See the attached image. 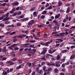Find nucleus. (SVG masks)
Wrapping results in <instances>:
<instances>
[{
    "instance_id": "nucleus-59",
    "label": "nucleus",
    "mask_w": 75,
    "mask_h": 75,
    "mask_svg": "<svg viewBox=\"0 0 75 75\" xmlns=\"http://www.w3.org/2000/svg\"><path fill=\"white\" fill-rule=\"evenodd\" d=\"M4 1L5 3H8V0H4Z\"/></svg>"
},
{
    "instance_id": "nucleus-37",
    "label": "nucleus",
    "mask_w": 75,
    "mask_h": 75,
    "mask_svg": "<svg viewBox=\"0 0 75 75\" xmlns=\"http://www.w3.org/2000/svg\"><path fill=\"white\" fill-rule=\"evenodd\" d=\"M59 34L61 36H63L64 35V34H65V33H60Z\"/></svg>"
},
{
    "instance_id": "nucleus-27",
    "label": "nucleus",
    "mask_w": 75,
    "mask_h": 75,
    "mask_svg": "<svg viewBox=\"0 0 75 75\" xmlns=\"http://www.w3.org/2000/svg\"><path fill=\"white\" fill-rule=\"evenodd\" d=\"M40 45H43L45 46V43L43 42H41L40 43Z\"/></svg>"
},
{
    "instance_id": "nucleus-26",
    "label": "nucleus",
    "mask_w": 75,
    "mask_h": 75,
    "mask_svg": "<svg viewBox=\"0 0 75 75\" xmlns=\"http://www.w3.org/2000/svg\"><path fill=\"white\" fill-rule=\"evenodd\" d=\"M57 60H58V61L60 59V56L59 55H57Z\"/></svg>"
},
{
    "instance_id": "nucleus-36",
    "label": "nucleus",
    "mask_w": 75,
    "mask_h": 75,
    "mask_svg": "<svg viewBox=\"0 0 75 75\" xmlns=\"http://www.w3.org/2000/svg\"><path fill=\"white\" fill-rule=\"evenodd\" d=\"M12 61H17V59L15 58H14L12 59Z\"/></svg>"
},
{
    "instance_id": "nucleus-51",
    "label": "nucleus",
    "mask_w": 75,
    "mask_h": 75,
    "mask_svg": "<svg viewBox=\"0 0 75 75\" xmlns=\"http://www.w3.org/2000/svg\"><path fill=\"white\" fill-rule=\"evenodd\" d=\"M2 51H3V52H7V50H5L4 49H3Z\"/></svg>"
},
{
    "instance_id": "nucleus-10",
    "label": "nucleus",
    "mask_w": 75,
    "mask_h": 75,
    "mask_svg": "<svg viewBox=\"0 0 75 75\" xmlns=\"http://www.w3.org/2000/svg\"><path fill=\"white\" fill-rule=\"evenodd\" d=\"M29 19V18H27L22 19L23 21H28Z\"/></svg>"
},
{
    "instance_id": "nucleus-7",
    "label": "nucleus",
    "mask_w": 75,
    "mask_h": 75,
    "mask_svg": "<svg viewBox=\"0 0 75 75\" xmlns=\"http://www.w3.org/2000/svg\"><path fill=\"white\" fill-rule=\"evenodd\" d=\"M54 71L55 73H58L59 72V70L57 68H56L54 69Z\"/></svg>"
},
{
    "instance_id": "nucleus-57",
    "label": "nucleus",
    "mask_w": 75,
    "mask_h": 75,
    "mask_svg": "<svg viewBox=\"0 0 75 75\" xmlns=\"http://www.w3.org/2000/svg\"><path fill=\"white\" fill-rule=\"evenodd\" d=\"M13 71V68H11L10 69V72H11Z\"/></svg>"
},
{
    "instance_id": "nucleus-46",
    "label": "nucleus",
    "mask_w": 75,
    "mask_h": 75,
    "mask_svg": "<svg viewBox=\"0 0 75 75\" xmlns=\"http://www.w3.org/2000/svg\"><path fill=\"white\" fill-rule=\"evenodd\" d=\"M37 35L39 37H40V32H38L37 33Z\"/></svg>"
},
{
    "instance_id": "nucleus-6",
    "label": "nucleus",
    "mask_w": 75,
    "mask_h": 75,
    "mask_svg": "<svg viewBox=\"0 0 75 75\" xmlns=\"http://www.w3.org/2000/svg\"><path fill=\"white\" fill-rule=\"evenodd\" d=\"M12 4L13 6H18L19 4V3L18 2H13Z\"/></svg>"
},
{
    "instance_id": "nucleus-25",
    "label": "nucleus",
    "mask_w": 75,
    "mask_h": 75,
    "mask_svg": "<svg viewBox=\"0 0 75 75\" xmlns=\"http://www.w3.org/2000/svg\"><path fill=\"white\" fill-rule=\"evenodd\" d=\"M16 34V32L14 31V32H13L12 33H11L10 34V35H13V34Z\"/></svg>"
},
{
    "instance_id": "nucleus-58",
    "label": "nucleus",
    "mask_w": 75,
    "mask_h": 75,
    "mask_svg": "<svg viewBox=\"0 0 75 75\" xmlns=\"http://www.w3.org/2000/svg\"><path fill=\"white\" fill-rule=\"evenodd\" d=\"M45 69H46V67H45L44 66L43 67L42 69L43 71H45Z\"/></svg>"
},
{
    "instance_id": "nucleus-17",
    "label": "nucleus",
    "mask_w": 75,
    "mask_h": 75,
    "mask_svg": "<svg viewBox=\"0 0 75 75\" xmlns=\"http://www.w3.org/2000/svg\"><path fill=\"white\" fill-rule=\"evenodd\" d=\"M75 58V55L73 54L71 56L70 59H73V58Z\"/></svg>"
},
{
    "instance_id": "nucleus-49",
    "label": "nucleus",
    "mask_w": 75,
    "mask_h": 75,
    "mask_svg": "<svg viewBox=\"0 0 75 75\" xmlns=\"http://www.w3.org/2000/svg\"><path fill=\"white\" fill-rule=\"evenodd\" d=\"M75 48V46L73 45L71 46V49H73V48Z\"/></svg>"
},
{
    "instance_id": "nucleus-56",
    "label": "nucleus",
    "mask_w": 75,
    "mask_h": 75,
    "mask_svg": "<svg viewBox=\"0 0 75 75\" xmlns=\"http://www.w3.org/2000/svg\"><path fill=\"white\" fill-rule=\"evenodd\" d=\"M19 38H21L22 39H23V35H20L19 36Z\"/></svg>"
},
{
    "instance_id": "nucleus-4",
    "label": "nucleus",
    "mask_w": 75,
    "mask_h": 75,
    "mask_svg": "<svg viewBox=\"0 0 75 75\" xmlns=\"http://www.w3.org/2000/svg\"><path fill=\"white\" fill-rule=\"evenodd\" d=\"M59 62L58 61H57L55 62L56 67H60V64H59Z\"/></svg>"
},
{
    "instance_id": "nucleus-41",
    "label": "nucleus",
    "mask_w": 75,
    "mask_h": 75,
    "mask_svg": "<svg viewBox=\"0 0 75 75\" xmlns=\"http://www.w3.org/2000/svg\"><path fill=\"white\" fill-rule=\"evenodd\" d=\"M32 51L33 52H35L36 51V50L35 49H33L32 50Z\"/></svg>"
},
{
    "instance_id": "nucleus-34",
    "label": "nucleus",
    "mask_w": 75,
    "mask_h": 75,
    "mask_svg": "<svg viewBox=\"0 0 75 75\" xmlns=\"http://www.w3.org/2000/svg\"><path fill=\"white\" fill-rule=\"evenodd\" d=\"M22 33H28V30H23L22 31Z\"/></svg>"
},
{
    "instance_id": "nucleus-1",
    "label": "nucleus",
    "mask_w": 75,
    "mask_h": 75,
    "mask_svg": "<svg viewBox=\"0 0 75 75\" xmlns=\"http://www.w3.org/2000/svg\"><path fill=\"white\" fill-rule=\"evenodd\" d=\"M34 23V21L33 20H32L29 21L28 24L27 28H29L31 26L32 24H33Z\"/></svg>"
},
{
    "instance_id": "nucleus-60",
    "label": "nucleus",
    "mask_w": 75,
    "mask_h": 75,
    "mask_svg": "<svg viewBox=\"0 0 75 75\" xmlns=\"http://www.w3.org/2000/svg\"><path fill=\"white\" fill-rule=\"evenodd\" d=\"M45 18V16L44 15H42L41 17V18Z\"/></svg>"
},
{
    "instance_id": "nucleus-33",
    "label": "nucleus",
    "mask_w": 75,
    "mask_h": 75,
    "mask_svg": "<svg viewBox=\"0 0 75 75\" xmlns=\"http://www.w3.org/2000/svg\"><path fill=\"white\" fill-rule=\"evenodd\" d=\"M24 17V16L23 15H22L21 16H20L19 18H23Z\"/></svg>"
},
{
    "instance_id": "nucleus-11",
    "label": "nucleus",
    "mask_w": 75,
    "mask_h": 75,
    "mask_svg": "<svg viewBox=\"0 0 75 75\" xmlns=\"http://www.w3.org/2000/svg\"><path fill=\"white\" fill-rule=\"evenodd\" d=\"M6 40H0V42L3 43L4 42H6Z\"/></svg>"
},
{
    "instance_id": "nucleus-54",
    "label": "nucleus",
    "mask_w": 75,
    "mask_h": 75,
    "mask_svg": "<svg viewBox=\"0 0 75 75\" xmlns=\"http://www.w3.org/2000/svg\"><path fill=\"white\" fill-rule=\"evenodd\" d=\"M47 65H48V66H51V64H50L48 62L47 63Z\"/></svg>"
},
{
    "instance_id": "nucleus-15",
    "label": "nucleus",
    "mask_w": 75,
    "mask_h": 75,
    "mask_svg": "<svg viewBox=\"0 0 75 75\" xmlns=\"http://www.w3.org/2000/svg\"><path fill=\"white\" fill-rule=\"evenodd\" d=\"M67 52H68V50H64L62 51V53H65Z\"/></svg>"
},
{
    "instance_id": "nucleus-20",
    "label": "nucleus",
    "mask_w": 75,
    "mask_h": 75,
    "mask_svg": "<svg viewBox=\"0 0 75 75\" xmlns=\"http://www.w3.org/2000/svg\"><path fill=\"white\" fill-rule=\"evenodd\" d=\"M43 37L44 38H47L48 37V35L47 34H45L43 35Z\"/></svg>"
},
{
    "instance_id": "nucleus-31",
    "label": "nucleus",
    "mask_w": 75,
    "mask_h": 75,
    "mask_svg": "<svg viewBox=\"0 0 75 75\" xmlns=\"http://www.w3.org/2000/svg\"><path fill=\"white\" fill-rule=\"evenodd\" d=\"M47 11H45L42 12V14H46V13H47Z\"/></svg>"
},
{
    "instance_id": "nucleus-50",
    "label": "nucleus",
    "mask_w": 75,
    "mask_h": 75,
    "mask_svg": "<svg viewBox=\"0 0 75 75\" xmlns=\"http://www.w3.org/2000/svg\"><path fill=\"white\" fill-rule=\"evenodd\" d=\"M29 42H35V40H32L30 41Z\"/></svg>"
},
{
    "instance_id": "nucleus-52",
    "label": "nucleus",
    "mask_w": 75,
    "mask_h": 75,
    "mask_svg": "<svg viewBox=\"0 0 75 75\" xmlns=\"http://www.w3.org/2000/svg\"><path fill=\"white\" fill-rule=\"evenodd\" d=\"M7 59V58L6 57H4L2 59V61H4V60H6Z\"/></svg>"
},
{
    "instance_id": "nucleus-62",
    "label": "nucleus",
    "mask_w": 75,
    "mask_h": 75,
    "mask_svg": "<svg viewBox=\"0 0 75 75\" xmlns=\"http://www.w3.org/2000/svg\"><path fill=\"white\" fill-rule=\"evenodd\" d=\"M12 10L14 12L16 10V8H12Z\"/></svg>"
},
{
    "instance_id": "nucleus-38",
    "label": "nucleus",
    "mask_w": 75,
    "mask_h": 75,
    "mask_svg": "<svg viewBox=\"0 0 75 75\" xmlns=\"http://www.w3.org/2000/svg\"><path fill=\"white\" fill-rule=\"evenodd\" d=\"M45 62H43L41 63V65H45Z\"/></svg>"
},
{
    "instance_id": "nucleus-2",
    "label": "nucleus",
    "mask_w": 75,
    "mask_h": 75,
    "mask_svg": "<svg viewBox=\"0 0 75 75\" xmlns=\"http://www.w3.org/2000/svg\"><path fill=\"white\" fill-rule=\"evenodd\" d=\"M52 42V40H51L50 41H49L45 42V46L47 47H48L49 46V44H50Z\"/></svg>"
},
{
    "instance_id": "nucleus-63",
    "label": "nucleus",
    "mask_w": 75,
    "mask_h": 75,
    "mask_svg": "<svg viewBox=\"0 0 75 75\" xmlns=\"http://www.w3.org/2000/svg\"><path fill=\"white\" fill-rule=\"evenodd\" d=\"M17 41V39H14L13 40V42H16Z\"/></svg>"
},
{
    "instance_id": "nucleus-47",
    "label": "nucleus",
    "mask_w": 75,
    "mask_h": 75,
    "mask_svg": "<svg viewBox=\"0 0 75 75\" xmlns=\"http://www.w3.org/2000/svg\"><path fill=\"white\" fill-rule=\"evenodd\" d=\"M69 34V33L67 31H66L65 33H64V34L65 35H68Z\"/></svg>"
},
{
    "instance_id": "nucleus-45",
    "label": "nucleus",
    "mask_w": 75,
    "mask_h": 75,
    "mask_svg": "<svg viewBox=\"0 0 75 75\" xmlns=\"http://www.w3.org/2000/svg\"><path fill=\"white\" fill-rule=\"evenodd\" d=\"M32 65V64L31 63H30L28 64V66L29 67H30Z\"/></svg>"
},
{
    "instance_id": "nucleus-22",
    "label": "nucleus",
    "mask_w": 75,
    "mask_h": 75,
    "mask_svg": "<svg viewBox=\"0 0 75 75\" xmlns=\"http://www.w3.org/2000/svg\"><path fill=\"white\" fill-rule=\"evenodd\" d=\"M36 69L37 72H38H38H39L40 71V68H39V67H37L36 68Z\"/></svg>"
},
{
    "instance_id": "nucleus-21",
    "label": "nucleus",
    "mask_w": 75,
    "mask_h": 75,
    "mask_svg": "<svg viewBox=\"0 0 75 75\" xmlns=\"http://www.w3.org/2000/svg\"><path fill=\"white\" fill-rule=\"evenodd\" d=\"M60 16V14H58L57 15H56L55 16V18H59V17Z\"/></svg>"
},
{
    "instance_id": "nucleus-28",
    "label": "nucleus",
    "mask_w": 75,
    "mask_h": 75,
    "mask_svg": "<svg viewBox=\"0 0 75 75\" xmlns=\"http://www.w3.org/2000/svg\"><path fill=\"white\" fill-rule=\"evenodd\" d=\"M45 56H44V57H42L41 58V59H42V60H43L44 61H46V58L45 57Z\"/></svg>"
},
{
    "instance_id": "nucleus-18",
    "label": "nucleus",
    "mask_w": 75,
    "mask_h": 75,
    "mask_svg": "<svg viewBox=\"0 0 75 75\" xmlns=\"http://www.w3.org/2000/svg\"><path fill=\"white\" fill-rule=\"evenodd\" d=\"M30 44L29 43H26L25 44V45H24V47H25V48H26V47H27V45H30Z\"/></svg>"
},
{
    "instance_id": "nucleus-61",
    "label": "nucleus",
    "mask_w": 75,
    "mask_h": 75,
    "mask_svg": "<svg viewBox=\"0 0 75 75\" xmlns=\"http://www.w3.org/2000/svg\"><path fill=\"white\" fill-rule=\"evenodd\" d=\"M38 27H39V28L43 27V25H39L38 26Z\"/></svg>"
},
{
    "instance_id": "nucleus-32",
    "label": "nucleus",
    "mask_w": 75,
    "mask_h": 75,
    "mask_svg": "<svg viewBox=\"0 0 75 75\" xmlns=\"http://www.w3.org/2000/svg\"><path fill=\"white\" fill-rule=\"evenodd\" d=\"M8 48L10 50H13V48L12 47V46H11V45L9 47H8Z\"/></svg>"
},
{
    "instance_id": "nucleus-40",
    "label": "nucleus",
    "mask_w": 75,
    "mask_h": 75,
    "mask_svg": "<svg viewBox=\"0 0 75 75\" xmlns=\"http://www.w3.org/2000/svg\"><path fill=\"white\" fill-rule=\"evenodd\" d=\"M50 6V4H48V3H47L46 5L45 6V7H48Z\"/></svg>"
},
{
    "instance_id": "nucleus-35",
    "label": "nucleus",
    "mask_w": 75,
    "mask_h": 75,
    "mask_svg": "<svg viewBox=\"0 0 75 75\" xmlns=\"http://www.w3.org/2000/svg\"><path fill=\"white\" fill-rule=\"evenodd\" d=\"M16 45H17V44H13V45H11V47H15Z\"/></svg>"
},
{
    "instance_id": "nucleus-48",
    "label": "nucleus",
    "mask_w": 75,
    "mask_h": 75,
    "mask_svg": "<svg viewBox=\"0 0 75 75\" xmlns=\"http://www.w3.org/2000/svg\"><path fill=\"white\" fill-rule=\"evenodd\" d=\"M72 75H75V71H72Z\"/></svg>"
},
{
    "instance_id": "nucleus-44",
    "label": "nucleus",
    "mask_w": 75,
    "mask_h": 75,
    "mask_svg": "<svg viewBox=\"0 0 75 75\" xmlns=\"http://www.w3.org/2000/svg\"><path fill=\"white\" fill-rule=\"evenodd\" d=\"M64 45V43L63 42L60 45V47H62V46H63V45Z\"/></svg>"
},
{
    "instance_id": "nucleus-23",
    "label": "nucleus",
    "mask_w": 75,
    "mask_h": 75,
    "mask_svg": "<svg viewBox=\"0 0 75 75\" xmlns=\"http://www.w3.org/2000/svg\"><path fill=\"white\" fill-rule=\"evenodd\" d=\"M57 34V33L55 32H53L52 33V35L53 36V37H55V34Z\"/></svg>"
},
{
    "instance_id": "nucleus-12",
    "label": "nucleus",
    "mask_w": 75,
    "mask_h": 75,
    "mask_svg": "<svg viewBox=\"0 0 75 75\" xmlns=\"http://www.w3.org/2000/svg\"><path fill=\"white\" fill-rule=\"evenodd\" d=\"M38 74H40L41 75L42 74H43V71L42 69L40 70Z\"/></svg>"
},
{
    "instance_id": "nucleus-39",
    "label": "nucleus",
    "mask_w": 75,
    "mask_h": 75,
    "mask_svg": "<svg viewBox=\"0 0 75 75\" xmlns=\"http://www.w3.org/2000/svg\"><path fill=\"white\" fill-rule=\"evenodd\" d=\"M9 19V18L8 17H7V18H5L4 19V20H5V21H7Z\"/></svg>"
},
{
    "instance_id": "nucleus-43",
    "label": "nucleus",
    "mask_w": 75,
    "mask_h": 75,
    "mask_svg": "<svg viewBox=\"0 0 75 75\" xmlns=\"http://www.w3.org/2000/svg\"><path fill=\"white\" fill-rule=\"evenodd\" d=\"M52 71V69L51 68H50L47 69V71Z\"/></svg>"
},
{
    "instance_id": "nucleus-19",
    "label": "nucleus",
    "mask_w": 75,
    "mask_h": 75,
    "mask_svg": "<svg viewBox=\"0 0 75 75\" xmlns=\"http://www.w3.org/2000/svg\"><path fill=\"white\" fill-rule=\"evenodd\" d=\"M61 4H62V2L60 1H59L58 3V6H60L61 5Z\"/></svg>"
},
{
    "instance_id": "nucleus-14",
    "label": "nucleus",
    "mask_w": 75,
    "mask_h": 75,
    "mask_svg": "<svg viewBox=\"0 0 75 75\" xmlns=\"http://www.w3.org/2000/svg\"><path fill=\"white\" fill-rule=\"evenodd\" d=\"M29 47L30 48H35V47H34V45H31L29 46Z\"/></svg>"
},
{
    "instance_id": "nucleus-9",
    "label": "nucleus",
    "mask_w": 75,
    "mask_h": 75,
    "mask_svg": "<svg viewBox=\"0 0 75 75\" xmlns=\"http://www.w3.org/2000/svg\"><path fill=\"white\" fill-rule=\"evenodd\" d=\"M2 74L3 75H7V73L6 71H5V70H4Z\"/></svg>"
},
{
    "instance_id": "nucleus-29",
    "label": "nucleus",
    "mask_w": 75,
    "mask_h": 75,
    "mask_svg": "<svg viewBox=\"0 0 75 75\" xmlns=\"http://www.w3.org/2000/svg\"><path fill=\"white\" fill-rule=\"evenodd\" d=\"M52 6H50L47 8V10H51V9H52Z\"/></svg>"
},
{
    "instance_id": "nucleus-30",
    "label": "nucleus",
    "mask_w": 75,
    "mask_h": 75,
    "mask_svg": "<svg viewBox=\"0 0 75 75\" xmlns=\"http://www.w3.org/2000/svg\"><path fill=\"white\" fill-rule=\"evenodd\" d=\"M0 27H4V24L3 23H0Z\"/></svg>"
},
{
    "instance_id": "nucleus-3",
    "label": "nucleus",
    "mask_w": 75,
    "mask_h": 75,
    "mask_svg": "<svg viewBox=\"0 0 75 75\" xmlns=\"http://www.w3.org/2000/svg\"><path fill=\"white\" fill-rule=\"evenodd\" d=\"M6 63L7 64H10V65H13L14 64V63H13V62L11 61H8L6 62Z\"/></svg>"
},
{
    "instance_id": "nucleus-5",
    "label": "nucleus",
    "mask_w": 75,
    "mask_h": 75,
    "mask_svg": "<svg viewBox=\"0 0 75 75\" xmlns=\"http://www.w3.org/2000/svg\"><path fill=\"white\" fill-rule=\"evenodd\" d=\"M47 51V50L45 49H44L43 50L41 54H43L44 55V54H46Z\"/></svg>"
},
{
    "instance_id": "nucleus-42",
    "label": "nucleus",
    "mask_w": 75,
    "mask_h": 75,
    "mask_svg": "<svg viewBox=\"0 0 75 75\" xmlns=\"http://www.w3.org/2000/svg\"><path fill=\"white\" fill-rule=\"evenodd\" d=\"M19 38V35L13 37V38Z\"/></svg>"
},
{
    "instance_id": "nucleus-53",
    "label": "nucleus",
    "mask_w": 75,
    "mask_h": 75,
    "mask_svg": "<svg viewBox=\"0 0 75 75\" xmlns=\"http://www.w3.org/2000/svg\"><path fill=\"white\" fill-rule=\"evenodd\" d=\"M49 53L50 54H52V51L51 50H49Z\"/></svg>"
},
{
    "instance_id": "nucleus-8",
    "label": "nucleus",
    "mask_w": 75,
    "mask_h": 75,
    "mask_svg": "<svg viewBox=\"0 0 75 75\" xmlns=\"http://www.w3.org/2000/svg\"><path fill=\"white\" fill-rule=\"evenodd\" d=\"M34 17H36L37 16V13L36 11H34L33 13Z\"/></svg>"
},
{
    "instance_id": "nucleus-16",
    "label": "nucleus",
    "mask_w": 75,
    "mask_h": 75,
    "mask_svg": "<svg viewBox=\"0 0 75 75\" xmlns=\"http://www.w3.org/2000/svg\"><path fill=\"white\" fill-rule=\"evenodd\" d=\"M5 23L6 24H10V21H6L5 22Z\"/></svg>"
},
{
    "instance_id": "nucleus-64",
    "label": "nucleus",
    "mask_w": 75,
    "mask_h": 75,
    "mask_svg": "<svg viewBox=\"0 0 75 75\" xmlns=\"http://www.w3.org/2000/svg\"><path fill=\"white\" fill-rule=\"evenodd\" d=\"M60 75H64V73L62 72L60 73Z\"/></svg>"
},
{
    "instance_id": "nucleus-55",
    "label": "nucleus",
    "mask_w": 75,
    "mask_h": 75,
    "mask_svg": "<svg viewBox=\"0 0 75 75\" xmlns=\"http://www.w3.org/2000/svg\"><path fill=\"white\" fill-rule=\"evenodd\" d=\"M20 10H23V6H21L20 7Z\"/></svg>"
},
{
    "instance_id": "nucleus-24",
    "label": "nucleus",
    "mask_w": 75,
    "mask_h": 75,
    "mask_svg": "<svg viewBox=\"0 0 75 75\" xmlns=\"http://www.w3.org/2000/svg\"><path fill=\"white\" fill-rule=\"evenodd\" d=\"M70 11V8H69V7H68L66 11L67 13H68Z\"/></svg>"
},
{
    "instance_id": "nucleus-13",
    "label": "nucleus",
    "mask_w": 75,
    "mask_h": 75,
    "mask_svg": "<svg viewBox=\"0 0 75 75\" xmlns=\"http://www.w3.org/2000/svg\"><path fill=\"white\" fill-rule=\"evenodd\" d=\"M24 66V64H20L19 66V69L21 68L22 67H23Z\"/></svg>"
}]
</instances>
